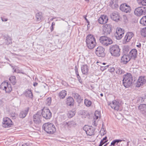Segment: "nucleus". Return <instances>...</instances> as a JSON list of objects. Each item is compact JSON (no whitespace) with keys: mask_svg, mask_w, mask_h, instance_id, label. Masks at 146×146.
<instances>
[{"mask_svg":"<svg viewBox=\"0 0 146 146\" xmlns=\"http://www.w3.org/2000/svg\"><path fill=\"white\" fill-rule=\"evenodd\" d=\"M38 84L37 83L35 82L33 84V85L34 86H36Z\"/></svg>","mask_w":146,"mask_h":146,"instance_id":"57","label":"nucleus"},{"mask_svg":"<svg viewBox=\"0 0 146 146\" xmlns=\"http://www.w3.org/2000/svg\"><path fill=\"white\" fill-rule=\"evenodd\" d=\"M109 71L111 72H113L115 70V69L113 67H112L110 69H109Z\"/></svg>","mask_w":146,"mask_h":146,"instance_id":"50","label":"nucleus"},{"mask_svg":"<svg viewBox=\"0 0 146 146\" xmlns=\"http://www.w3.org/2000/svg\"><path fill=\"white\" fill-rule=\"evenodd\" d=\"M115 141H114V140L111 143V145H115Z\"/></svg>","mask_w":146,"mask_h":146,"instance_id":"53","label":"nucleus"},{"mask_svg":"<svg viewBox=\"0 0 146 146\" xmlns=\"http://www.w3.org/2000/svg\"><path fill=\"white\" fill-rule=\"evenodd\" d=\"M111 26L110 25L106 24L103 26V30L105 35L110 34L111 32Z\"/></svg>","mask_w":146,"mask_h":146,"instance_id":"14","label":"nucleus"},{"mask_svg":"<svg viewBox=\"0 0 146 146\" xmlns=\"http://www.w3.org/2000/svg\"><path fill=\"white\" fill-rule=\"evenodd\" d=\"M99 40L101 44L105 46H108L113 43V41L111 38L106 36L101 37Z\"/></svg>","mask_w":146,"mask_h":146,"instance_id":"5","label":"nucleus"},{"mask_svg":"<svg viewBox=\"0 0 146 146\" xmlns=\"http://www.w3.org/2000/svg\"><path fill=\"white\" fill-rule=\"evenodd\" d=\"M140 23L142 25L146 26V15L142 17L140 20Z\"/></svg>","mask_w":146,"mask_h":146,"instance_id":"33","label":"nucleus"},{"mask_svg":"<svg viewBox=\"0 0 146 146\" xmlns=\"http://www.w3.org/2000/svg\"><path fill=\"white\" fill-rule=\"evenodd\" d=\"M129 56L131 58L135 59L136 58L137 55V50L135 49H132L129 52Z\"/></svg>","mask_w":146,"mask_h":146,"instance_id":"21","label":"nucleus"},{"mask_svg":"<svg viewBox=\"0 0 146 146\" xmlns=\"http://www.w3.org/2000/svg\"><path fill=\"white\" fill-rule=\"evenodd\" d=\"M138 3L140 5H141L143 6H146V0H142L139 1Z\"/></svg>","mask_w":146,"mask_h":146,"instance_id":"42","label":"nucleus"},{"mask_svg":"<svg viewBox=\"0 0 146 146\" xmlns=\"http://www.w3.org/2000/svg\"><path fill=\"white\" fill-rule=\"evenodd\" d=\"M66 104L67 105L71 106L74 104V101L73 99L71 97H69L67 98Z\"/></svg>","mask_w":146,"mask_h":146,"instance_id":"26","label":"nucleus"},{"mask_svg":"<svg viewBox=\"0 0 146 146\" xmlns=\"http://www.w3.org/2000/svg\"><path fill=\"white\" fill-rule=\"evenodd\" d=\"M76 73L77 75L79 76V74L78 71H77V72H76Z\"/></svg>","mask_w":146,"mask_h":146,"instance_id":"62","label":"nucleus"},{"mask_svg":"<svg viewBox=\"0 0 146 146\" xmlns=\"http://www.w3.org/2000/svg\"><path fill=\"white\" fill-rule=\"evenodd\" d=\"M9 120H10V127H11V125H12L13 124H12V121L10 119H9Z\"/></svg>","mask_w":146,"mask_h":146,"instance_id":"54","label":"nucleus"},{"mask_svg":"<svg viewBox=\"0 0 146 146\" xmlns=\"http://www.w3.org/2000/svg\"><path fill=\"white\" fill-rule=\"evenodd\" d=\"M101 116L100 112L98 110H96L94 113V119H100Z\"/></svg>","mask_w":146,"mask_h":146,"instance_id":"32","label":"nucleus"},{"mask_svg":"<svg viewBox=\"0 0 146 146\" xmlns=\"http://www.w3.org/2000/svg\"><path fill=\"white\" fill-rule=\"evenodd\" d=\"M51 98H48L46 101V105L49 106L51 104Z\"/></svg>","mask_w":146,"mask_h":146,"instance_id":"39","label":"nucleus"},{"mask_svg":"<svg viewBox=\"0 0 146 146\" xmlns=\"http://www.w3.org/2000/svg\"><path fill=\"white\" fill-rule=\"evenodd\" d=\"M41 118V113L38 112L34 115L33 121L35 123L38 124L40 123Z\"/></svg>","mask_w":146,"mask_h":146,"instance_id":"12","label":"nucleus"},{"mask_svg":"<svg viewBox=\"0 0 146 146\" xmlns=\"http://www.w3.org/2000/svg\"><path fill=\"white\" fill-rule=\"evenodd\" d=\"M111 19L113 20L117 21L119 20V16L117 12H113L110 15Z\"/></svg>","mask_w":146,"mask_h":146,"instance_id":"20","label":"nucleus"},{"mask_svg":"<svg viewBox=\"0 0 146 146\" xmlns=\"http://www.w3.org/2000/svg\"><path fill=\"white\" fill-rule=\"evenodd\" d=\"M1 19L3 21H6L8 20L7 19L4 17H1Z\"/></svg>","mask_w":146,"mask_h":146,"instance_id":"51","label":"nucleus"},{"mask_svg":"<svg viewBox=\"0 0 146 146\" xmlns=\"http://www.w3.org/2000/svg\"><path fill=\"white\" fill-rule=\"evenodd\" d=\"M9 118L8 117H5L3 118L2 123V126L5 128H7L9 126Z\"/></svg>","mask_w":146,"mask_h":146,"instance_id":"24","label":"nucleus"},{"mask_svg":"<svg viewBox=\"0 0 146 146\" xmlns=\"http://www.w3.org/2000/svg\"><path fill=\"white\" fill-rule=\"evenodd\" d=\"M42 15L41 13L39 12L37 13L35 16L36 21H41L42 19Z\"/></svg>","mask_w":146,"mask_h":146,"instance_id":"30","label":"nucleus"},{"mask_svg":"<svg viewBox=\"0 0 146 146\" xmlns=\"http://www.w3.org/2000/svg\"><path fill=\"white\" fill-rule=\"evenodd\" d=\"M15 80V77L14 76H11L10 78V81H11V82L13 85H15L16 83Z\"/></svg>","mask_w":146,"mask_h":146,"instance_id":"38","label":"nucleus"},{"mask_svg":"<svg viewBox=\"0 0 146 146\" xmlns=\"http://www.w3.org/2000/svg\"><path fill=\"white\" fill-rule=\"evenodd\" d=\"M131 58L129 55L125 54L121 57V62L123 64H126L130 61Z\"/></svg>","mask_w":146,"mask_h":146,"instance_id":"15","label":"nucleus"},{"mask_svg":"<svg viewBox=\"0 0 146 146\" xmlns=\"http://www.w3.org/2000/svg\"><path fill=\"white\" fill-rule=\"evenodd\" d=\"M25 95L27 97L32 98L33 97V94L31 90L27 89L26 90L24 93Z\"/></svg>","mask_w":146,"mask_h":146,"instance_id":"29","label":"nucleus"},{"mask_svg":"<svg viewBox=\"0 0 146 146\" xmlns=\"http://www.w3.org/2000/svg\"><path fill=\"white\" fill-rule=\"evenodd\" d=\"M109 50L112 56L119 57L120 55V49L118 45L115 44L110 46Z\"/></svg>","mask_w":146,"mask_h":146,"instance_id":"4","label":"nucleus"},{"mask_svg":"<svg viewBox=\"0 0 146 146\" xmlns=\"http://www.w3.org/2000/svg\"><path fill=\"white\" fill-rule=\"evenodd\" d=\"M8 83L7 82L4 81L0 85V89L5 90L6 93H9V91H6V89L8 88Z\"/></svg>","mask_w":146,"mask_h":146,"instance_id":"23","label":"nucleus"},{"mask_svg":"<svg viewBox=\"0 0 146 146\" xmlns=\"http://www.w3.org/2000/svg\"><path fill=\"white\" fill-rule=\"evenodd\" d=\"M95 52L99 57H103L105 56L104 48L101 46H98L96 49Z\"/></svg>","mask_w":146,"mask_h":146,"instance_id":"10","label":"nucleus"},{"mask_svg":"<svg viewBox=\"0 0 146 146\" xmlns=\"http://www.w3.org/2000/svg\"><path fill=\"white\" fill-rule=\"evenodd\" d=\"M72 95L74 98L78 102L80 103L83 100V99L81 98L80 96L78 93H73Z\"/></svg>","mask_w":146,"mask_h":146,"instance_id":"27","label":"nucleus"},{"mask_svg":"<svg viewBox=\"0 0 146 146\" xmlns=\"http://www.w3.org/2000/svg\"><path fill=\"white\" fill-rule=\"evenodd\" d=\"M85 19L87 21V22L88 23L89 21H88V20L86 18V17H85Z\"/></svg>","mask_w":146,"mask_h":146,"instance_id":"64","label":"nucleus"},{"mask_svg":"<svg viewBox=\"0 0 146 146\" xmlns=\"http://www.w3.org/2000/svg\"><path fill=\"white\" fill-rule=\"evenodd\" d=\"M86 42L87 47L90 49L94 48L96 44L95 38L92 35H89L87 36Z\"/></svg>","mask_w":146,"mask_h":146,"instance_id":"1","label":"nucleus"},{"mask_svg":"<svg viewBox=\"0 0 146 146\" xmlns=\"http://www.w3.org/2000/svg\"><path fill=\"white\" fill-rule=\"evenodd\" d=\"M145 99L144 98H143V97H140L138 98L137 101L139 102H142L144 101Z\"/></svg>","mask_w":146,"mask_h":146,"instance_id":"44","label":"nucleus"},{"mask_svg":"<svg viewBox=\"0 0 146 146\" xmlns=\"http://www.w3.org/2000/svg\"><path fill=\"white\" fill-rule=\"evenodd\" d=\"M108 20V17L106 15H103L99 18L98 22L100 24H103L106 23Z\"/></svg>","mask_w":146,"mask_h":146,"instance_id":"16","label":"nucleus"},{"mask_svg":"<svg viewBox=\"0 0 146 146\" xmlns=\"http://www.w3.org/2000/svg\"><path fill=\"white\" fill-rule=\"evenodd\" d=\"M15 113H12V115L11 116H13V117H14L15 116Z\"/></svg>","mask_w":146,"mask_h":146,"instance_id":"60","label":"nucleus"},{"mask_svg":"<svg viewBox=\"0 0 146 146\" xmlns=\"http://www.w3.org/2000/svg\"><path fill=\"white\" fill-rule=\"evenodd\" d=\"M56 18V17H54V18H52L51 19H50V20L51 21H52V20H53L54 19H55Z\"/></svg>","mask_w":146,"mask_h":146,"instance_id":"61","label":"nucleus"},{"mask_svg":"<svg viewBox=\"0 0 146 146\" xmlns=\"http://www.w3.org/2000/svg\"><path fill=\"white\" fill-rule=\"evenodd\" d=\"M116 73L119 74H123L124 72L123 70L121 69V68H117L115 70Z\"/></svg>","mask_w":146,"mask_h":146,"instance_id":"34","label":"nucleus"},{"mask_svg":"<svg viewBox=\"0 0 146 146\" xmlns=\"http://www.w3.org/2000/svg\"><path fill=\"white\" fill-rule=\"evenodd\" d=\"M134 13L138 16L146 14V7H139L136 8L134 11Z\"/></svg>","mask_w":146,"mask_h":146,"instance_id":"6","label":"nucleus"},{"mask_svg":"<svg viewBox=\"0 0 146 146\" xmlns=\"http://www.w3.org/2000/svg\"><path fill=\"white\" fill-rule=\"evenodd\" d=\"M75 112L72 111H69L67 113V115L69 118L72 117L75 115Z\"/></svg>","mask_w":146,"mask_h":146,"instance_id":"35","label":"nucleus"},{"mask_svg":"<svg viewBox=\"0 0 146 146\" xmlns=\"http://www.w3.org/2000/svg\"><path fill=\"white\" fill-rule=\"evenodd\" d=\"M55 25V23L54 22H53L52 23V26H54Z\"/></svg>","mask_w":146,"mask_h":146,"instance_id":"59","label":"nucleus"},{"mask_svg":"<svg viewBox=\"0 0 146 146\" xmlns=\"http://www.w3.org/2000/svg\"><path fill=\"white\" fill-rule=\"evenodd\" d=\"M75 69L76 72H77V71H78V68L76 66L75 67Z\"/></svg>","mask_w":146,"mask_h":146,"instance_id":"58","label":"nucleus"},{"mask_svg":"<svg viewBox=\"0 0 146 146\" xmlns=\"http://www.w3.org/2000/svg\"><path fill=\"white\" fill-rule=\"evenodd\" d=\"M68 122L69 128L72 127L74 124V122L73 121H68Z\"/></svg>","mask_w":146,"mask_h":146,"instance_id":"43","label":"nucleus"},{"mask_svg":"<svg viewBox=\"0 0 146 146\" xmlns=\"http://www.w3.org/2000/svg\"><path fill=\"white\" fill-rule=\"evenodd\" d=\"M62 125L63 127L66 129H68L69 128L68 122H64L62 124Z\"/></svg>","mask_w":146,"mask_h":146,"instance_id":"41","label":"nucleus"},{"mask_svg":"<svg viewBox=\"0 0 146 146\" xmlns=\"http://www.w3.org/2000/svg\"><path fill=\"white\" fill-rule=\"evenodd\" d=\"M94 125L95 126H96L97 125H96V123H95V121H94Z\"/></svg>","mask_w":146,"mask_h":146,"instance_id":"63","label":"nucleus"},{"mask_svg":"<svg viewBox=\"0 0 146 146\" xmlns=\"http://www.w3.org/2000/svg\"><path fill=\"white\" fill-rule=\"evenodd\" d=\"M107 141L101 140V141L100 144L98 146H102L104 143H106Z\"/></svg>","mask_w":146,"mask_h":146,"instance_id":"46","label":"nucleus"},{"mask_svg":"<svg viewBox=\"0 0 146 146\" xmlns=\"http://www.w3.org/2000/svg\"><path fill=\"white\" fill-rule=\"evenodd\" d=\"M84 104L87 107L90 106L92 104V102L88 99H85L84 100Z\"/></svg>","mask_w":146,"mask_h":146,"instance_id":"36","label":"nucleus"},{"mask_svg":"<svg viewBox=\"0 0 146 146\" xmlns=\"http://www.w3.org/2000/svg\"><path fill=\"white\" fill-rule=\"evenodd\" d=\"M43 128L47 133L52 134L56 131V129L54 125L52 123H47L43 125Z\"/></svg>","mask_w":146,"mask_h":146,"instance_id":"3","label":"nucleus"},{"mask_svg":"<svg viewBox=\"0 0 146 146\" xmlns=\"http://www.w3.org/2000/svg\"><path fill=\"white\" fill-rule=\"evenodd\" d=\"M138 108L140 112L146 117V104L140 105L139 106Z\"/></svg>","mask_w":146,"mask_h":146,"instance_id":"19","label":"nucleus"},{"mask_svg":"<svg viewBox=\"0 0 146 146\" xmlns=\"http://www.w3.org/2000/svg\"><path fill=\"white\" fill-rule=\"evenodd\" d=\"M133 33L132 32L127 33L124 38L123 42H129L133 36Z\"/></svg>","mask_w":146,"mask_h":146,"instance_id":"18","label":"nucleus"},{"mask_svg":"<svg viewBox=\"0 0 146 146\" xmlns=\"http://www.w3.org/2000/svg\"><path fill=\"white\" fill-rule=\"evenodd\" d=\"M132 76L130 73H127L123 76V83L126 88H128L131 86L133 81Z\"/></svg>","mask_w":146,"mask_h":146,"instance_id":"2","label":"nucleus"},{"mask_svg":"<svg viewBox=\"0 0 146 146\" xmlns=\"http://www.w3.org/2000/svg\"><path fill=\"white\" fill-rule=\"evenodd\" d=\"M114 141H115V143H118L119 142L121 141L122 140L120 139H116L114 140Z\"/></svg>","mask_w":146,"mask_h":146,"instance_id":"49","label":"nucleus"},{"mask_svg":"<svg viewBox=\"0 0 146 146\" xmlns=\"http://www.w3.org/2000/svg\"><path fill=\"white\" fill-rule=\"evenodd\" d=\"M83 129L88 135L92 136L94 134L95 129L92 126L86 125L84 127Z\"/></svg>","mask_w":146,"mask_h":146,"instance_id":"8","label":"nucleus"},{"mask_svg":"<svg viewBox=\"0 0 146 146\" xmlns=\"http://www.w3.org/2000/svg\"><path fill=\"white\" fill-rule=\"evenodd\" d=\"M141 33L142 36L144 37H146V27L142 29Z\"/></svg>","mask_w":146,"mask_h":146,"instance_id":"37","label":"nucleus"},{"mask_svg":"<svg viewBox=\"0 0 146 146\" xmlns=\"http://www.w3.org/2000/svg\"><path fill=\"white\" fill-rule=\"evenodd\" d=\"M29 110V108H27L24 110L21 111L19 115V116L20 118H24L27 114Z\"/></svg>","mask_w":146,"mask_h":146,"instance_id":"25","label":"nucleus"},{"mask_svg":"<svg viewBox=\"0 0 146 146\" xmlns=\"http://www.w3.org/2000/svg\"><path fill=\"white\" fill-rule=\"evenodd\" d=\"M119 0H111L110 2L109 5L113 9H115L118 7V3Z\"/></svg>","mask_w":146,"mask_h":146,"instance_id":"22","label":"nucleus"},{"mask_svg":"<svg viewBox=\"0 0 146 146\" xmlns=\"http://www.w3.org/2000/svg\"><path fill=\"white\" fill-rule=\"evenodd\" d=\"M54 29V27L53 26H51V31H52Z\"/></svg>","mask_w":146,"mask_h":146,"instance_id":"56","label":"nucleus"},{"mask_svg":"<svg viewBox=\"0 0 146 146\" xmlns=\"http://www.w3.org/2000/svg\"><path fill=\"white\" fill-rule=\"evenodd\" d=\"M111 108L115 110L118 111L121 105L120 103L117 100H113L111 103L109 104Z\"/></svg>","mask_w":146,"mask_h":146,"instance_id":"11","label":"nucleus"},{"mask_svg":"<svg viewBox=\"0 0 146 146\" xmlns=\"http://www.w3.org/2000/svg\"><path fill=\"white\" fill-rule=\"evenodd\" d=\"M109 66V65H107L105 66H101V70L103 71L105 69H107Z\"/></svg>","mask_w":146,"mask_h":146,"instance_id":"45","label":"nucleus"},{"mask_svg":"<svg viewBox=\"0 0 146 146\" xmlns=\"http://www.w3.org/2000/svg\"><path fill=\"white\" fill-rule=\"evenodd\" d=\"M146 83V77L144 76H140L137 80L136 86L137 87H139L142 86Z\"/></svg>","mask_w":146,"mask_h":146,"instance_id":"9","label":"nucleus"},{"mask_svg":"<svg viewBox=\"0 0 146 146\" xmlns=\"http://www.w3.org/2000/svg\"><path fill=\"white\" fill-rule=\"evenodd\" d=\"M67 94L65 90H62L59 94V97L60 99H64Z\"/></svg>","mask_w":146,"mask_h":146,"instance_id":"31","label":"nucleus"},{"mask_svg":"<svg viewBox=\"0 0 146 146\" xmlns=\"http://www.w3.org/2000/svg\"><path fill=\"white\" fill-rule=\"evenodd\" d=\"M42 116L46 119H49L51 117L52 113L48 109H44L41 113Z\"/></svg>","mask_w":146,"mask_h":146,"instance_id":"7","label":"nucleus"},{"mask_svg":"<svg viewBox=\"0 0 146 146\" xmlns=\"http://www.w3.org/2000/svg\"><path fill=\"white\" fill-rule=\"evenodd\" d=\"M124 31L122 29L119 28L118 30H116L115 36L117 39H120L122 37V35L124 34Z\"/></svg>","mask_w":146,"mask_h":146,"instance_id":"17","label":"nucleus"},{"mask_svg":"<svg viewBox=\"0 0 146 146\" xmlns=\"http://www.w3.org/2000/svg\"><path fill=\"white\" fill-rule=\"evenodd\" d=\"M77 78L78 79V80L80 82V83H82V81L81 80V79L80 76L79 75V76H78V75H77Z\"/></svg>","mask_w":146,"mask_h":146,"instance_id":"48","label":"nucleus"},{"mask_svg":"<svg viewBox=\"0 0 146 146\" xmlns=\"http://www.w3.org/2000/svg\"><path fill=\"white\" fill-rule=\"evenodd\" d=\"M11 67V68H12V69L14 70V72H13L14 73V72H16L17 73H21L22 74H24V73L23 72H21L19 71H17L16 69H17V66H11V65H10Z\"/></svg>","mask_w":146,"mask_h":146,"instance_id":"40","label":"nucleus"},{"mask_svg":"<svg viewBox=\"0 0 146 146\" xmlns=\"http://www.w3.org/2000/svg\"><path fill=\"white\" fill-rule=\"evenodd\" d=\"M100 132L102 135H104V134H106V131L104 130V128H102L101 129Z\"/></svg>","mask_w":146,"mask_h":146,"instance_id":"47","label":"nucleus"},{"mask_svg":"<svg viewBox=\"0 0 146 146\" xmlns=\"http://www.w3.org/2000/svg\"><path fill=\"white\" fill-rule=\"evenodd\" d=\"M120 9L121 11L126 13H130L131 11L130 7L126 3L121 4L120 7Z\"/></svg>","mask_w":146,"mask_h":146,"instance_id":"13","label":"nucleus"},{"mask_svg":"<svg viewBox=\"0 0 146 146\" xmlns=\"http://www.w3.org/2000/svg\"><path fill=\"white\" fill-rule=\"evenodd\" d=\"M141 44L139 43V44L137 45V46L138 48H140L141 47Z\"/></svg>","mask_w":146,"mask_h":146,"instance_id":"55","label":"nucleus"},{"mask_svg":"<svg viewBox=\"0 0 146 146\" xmlns=\"http://www.w3.org/2000/svg\"><path fill=\"white\" fill-rule=\"evenodd\" d=\"M88 67L86 65H83L81 67V70L84 74H87L88 72Z\"/></svg>","mask_w":146,"mask_h":146,"instance_id":"28","label":"nucleus"},{"mask_svg":"<svg viewBox=\"0 0 146 146\" xmlns=\"http://www.w3.org/2000/svg\"><path fill=\"white\" fill-rule=\"evenodd\" d=\"M107 137L106 136L104 138L102 139L101 140L102 141H106L107 142L108 141V140H107Z\"/></svg>","mask_w":146,"mask_h":146,"instance_id":"52","label":"nucleus"}]
</instances>
